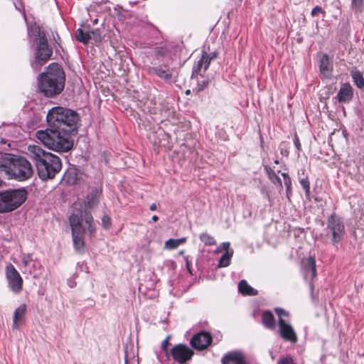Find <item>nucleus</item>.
Segmentation results:
<instances>
[{
    "label": "nucleus",
    "mask_w": 364,
    "mask_h": 364,
    "mask_svg": "<svg viewBox=\"0 0 364 364\" xmlns=\"http://www.w3.org/2000/svg\"><path fill=\"white\" fill-rule=\"evenodd\" d=\"M48 128L38 130L36 137L48 148L58 152H66L73 146L70 134L76 130L77 114L61 107L52 108L47 114Z\"/></svg>",
    "instance_id": "f257e3e1"
},
{
    "label": "nucleus",
    "mask_w": 364,
    "mask_h": 364,
    "mask_svg": "<svg viewBox=\"0 0 364 364\" xmlns=\"http://www.w3.org/2000/svg\"><path fill=\"white\" fill-rule=\"evenodd\" d=\"M27 150V154L34 161L41 180L52 179L61 170L62 163L58 156L37 145H29Z\"/></svg>",
    "instance_id": "f03ea898"
},
{
    "label": "nucleus",
    "mask_w": 364,
    "mask_h": 364,
    "mask_svg": "<svg viewBox=\"0 0 364 364\" xmlns=\"http://www.w3.org/2000/svg\"><path fill=\"white\" fill-rule=\"evenodd\" d=\"M40 91L47 97H53L59 95L65 87V73L61 67L53 63L49 65L45 73L38 77Z\"/></svg>",
    "instance_id": "7ed1b4c3"
},
{
    "label": "nucleus",
    "mask_w": 364,
    "mask_h": 364,
    "mask_svg": "<svg viewBox=\"0 0 364 364\" xmlns=\"http://www.w3.org/2000/svg\"><path fill=\"white\" fill-rule=\"evenodd\" d=\"M70 225L72 229V236L74 247L76 250H81L85 245L84 233L85 227L87 225L88 232L92 235L95 232V227L93 224V218L90 213L82 210L74 211L69 218Z\"/></svg>",
    "instance_id": "20e7f679"
},
{
    "label": "nucleus",
    "mask_w": 364,
    "mask_h": 364,
    "mask_svg": "<svg viewBox=\"0 0 364 364\" xmlns=\"http://www.w3.org/2000/svg\"><path fill=\"white\" fill-rule=\"evenodd\" d=\"M34 32L37 33L34 40L35 58L31 62V66L35 71H38L52 56L53 48L48 46L44 31H41L39 28H36Z\"/></svg>",
    "instance_id": "39448f33"
},
{
    "label": "nucleus",
    "mask_w": 364,
    "mask_h": 364,
    "mask_svg": "<svg viewBox=\"0 0 364 364\" xmlns=\"http://www.w3.org/2000/svg\"><path fill=\"white\" fill-rule=\"evenodd\" d=\"M27 195L28 192L23 188L0 192V213L16 210L26 201Z\"/></svg>",
    "instance_id": "423d86ee"
},
{
    "label": "nucleus",
    "mask_w": 364,
    "mask_h": 364,
    "mask_svg": "<svg viewBox=\"0 0 364 364\" xmlns=\"http://www.w3.org/2000/svg\"><path fill=\"white\" fill-rule=\"evenodd\" d=\"M33 168L25 157L16 155L10 168L8 170L7 178L17 181H25L32 177Z\"/></svg>",
    "instance_id": "0eeeda50"
},
{
    "label": "nucleus",
    "mask_w": 364,
    "mask_h": 364,
    "mask_svg": "<svg viewBox=\"0 0 364 364\" xmlns=\"http://www.w3.org/2000/svg\"><path fill=\"white\" fill-rule=\"evenodd\" d=\"M326 232L333 245L341 242L345 234V225L341 218L336 214L331 215L327 220Z\"/></svg>",
    "instance_id": "6e6552de"
},
{
    "label": "nucleus",
    "mask_w": 364,
    "mask_h": 364,
    "mask_svg": "<svg viewBox=\"0 0 364 364\" xmlns=\"http://www.w3.org/2000/svg\"><path fill=\"white\" fill-rule=\"evenodd\" d=\"M6 277L10 289L18 294L23 289V279L16 268L9 264L6 267Z\"/></svg>",
    "instance_id": "1a4fd4ad"
},
{
    "label": "nucleus",
    "mask_w": 364,
    "mask_h": 364,
    "mask_svg": "<svg viewBox=\"0 0 364 364\" xmlns=\"http://www.w3.org/2000/svg\"><path fill=\"white\" fill-rule=\"evenodd\" d=\"M173 359L179 363H184L193 355V350L184 344H177L171 350Z\"/></svg>",
    "instance_id": "9d476101"
},
{
    "label": "nucleus",
    "mask_w": 364,
    "mask_h": 364,
    "mask_svg": "<svg viewBox=\"0 0 364 364\" xmlns=\"http://www.w3.org/2000/svg\"><path fill=\"white\" fill-rule=\"evenodd\" d=\"M279 331L280 336L286 341L295 343L297 342V336L292 326L284 320L278 321Z\"/></svg>",
    "instance_id": "9b49d317"
},
{
    "label": "nucleus",
    "mask_w": 364,
    "mask_h": 364,
    "mask_svg": "<svg viewBox=\"0 0 364 364\" xmlns=\"http://www.w3.org/2000/svg\"><path fill=\"white\" fill-rule=\"evenodd\" d=\"M230 242H225L221 243L218 247L216 250L217 252H220L222 250L225 251L224 254L219 259L218 267H226L230 265L231 259L233 255V250L230 247Z\"/></svg>",
    "instance_id": "f8f14e48"
},
{
    "label": "nucleus",
    "mask_w": 364,
    "mask_h": 364,
    "mask_svg": "<svg viewBox=\"0 0 364 364\" xmlns=\"http://www.w3.org/2000/svg\"><path fill=\"white\" fill-rule=\"evenodd\" d=\"M212 337L209 333L201 331L192 338L191 343L193 348L202 350L206 348L210 345Z\"/></svg>",
    "instance_id": "ddd939ff"
},
{
    "label": "nucleus",
    "mask_w": 364,
    "mask_h": 364,
    "mask_svg": "<svg viewBox=\"0 0 364 364\" xmlns=\"http://www.w3.org/2000/svg\"><path fill=\"white\" fill-rule=\"evenodd\" d=\"M150 75H155L166 82L170 81L173 75V69L167 65H159L148 68Z\"/></svg>",
    "instance_id": "4468645a"
},
{
    "label": "nucleus",
    "mask_w": 364,
    "mask_h": 364,
    "mask_svg": "<svg viewBox=\"0 0 364 364\" xmlns=\"http://www.w3.org/2000/svg\"><path fill=\"white\" fill-rule=\"evenodd\" d=\"M222 364H247L245 355L238 351L226 353L221 360Z\"/></svg>",
    "instance_id": "2eb2a0df"
},
{
    "label": "nucleus",
    "mask_w": 364,
    "mask_h": 364,
    "mask_svg": "<svg viewBox=\"0 0 364 364\" xmlns=\"http://www.w3.org/2000/svg\"><path fill=\"white\" fill-rule=\"evenodd\" d=\"M212 60V58H210V55H208L206 52L203 51L202 53L201 57L200 60L197 61V63L194 65L192 71V77L198 75L201 69L203 68L204 71H205Z\"/></svg>",
    "instance_id": "dca6fc26"
},
{
    "label": "nucleus",
    "mask_w": 364,
    "mask_h": 364,
    "mask_svg": "<svg viewBox=\"0 0 364 364\" xmlns=\"http://www.w3.org/2000/svg\"><path fill=\"white\" fill-rule=\"evenodd\" d=\"M353 89L350 84L344 83L341 85L339 91L337 93L336 98L339 102H348L353 97Z\"/></svg>",
    "instance_id": "f3484780"
},
{
    "label": "nucleus",
    "mask_w": 364,
    "mask_h": 364,
    "mask_svg": "<svg viewBox=\"0 0 364 364\" xmlns=\"http://www.w3.org/2000/svg\"><path fill=\"white\" fill-rule=\"evenodd\" d=\"M15 156L9 153L0 152V171L4 173L6 176L8 174V170L10 168Z\"/></svg>",
    "instance_id": "a211bd4d"
},
{
    "label": "nucleus",
    "mask_w": 364,
    "mask_h": 364,
    "mask_svg": "<svg viewBox=\"0 0 364 364\" xmlns=\"http://www.w3.org/2000/svg\"><path fill=\"white\" fill-rule=\"evenodd\" d=\"M320 71L325 77H328L331 75L332 65L330 63L328 55L323 54L320 60Z\"/></svg>",
    "instance_id": "6ab92c4d"
},
{
    "label": "nucleus",
    "mask_w": 364,
    "mask_h": 364,
    "mask_svg": "<svg viewBox=\"0 0 364 364\" xmlns=\"http://www.w3.org/2000/svg\"><path fill=\"white\" fill-rule=\"evenodd\" d=\"M262 321L263 325L269 329H274L276 326L274 315L269 311H265L262 313Z\"/></svg>",
    "instance_id": "aec40b11"
},
{
    "label": "nucleus",
    "mask_w": 364,
    "mask_h": 364,
    "mask_svg": "<svg viewBox=\"0 0 364 364\" xmlns=\"http://www.w3.org/2000/svg\"><path fill=\"white\" fill-rule=\"evenodd\" d=\"M238 290L243 295L255 296L257 294V291L250 286L245 280L239 282Z\"/></svg>",
    "instance_id": "412c9836"
},
{
    "label": "nucleus",
    "mask_w": 364,
    "mask_h": 364,
    "mask_svg": "<svg viewBox=\"0 0 364 364\" xmlns=\"http://www.w3.org/2000/svg\"><path fill=\"white\" fill-rule=\"evenodd\" d=\"M26 311V306L23 304H21L14 311V318H13V328H18V321L24 316Z\"/></svg>",
    "instance_id": "4be33fe9"
},
{
    "label": "nucleus",
    "mask_w": 364,
    "mask_h": 364,
    "mask_svg": "<svg viewBox=\"0 0 364 364\" xmlns=\"http://www.w3.org/2000/svg\"><path fill=\"white\" fill-rule=\"evenodd\" d=\"M101 195V191L95 188L87 196V204L89 208H92L96 205L100 199V196Z\"/></svg>",
    "instance_id": "5701e85b"
},
{
    "label": "nucleus",
    "mask_w": 364,
    "mask_h": 364,
    "mask_svg": "<svg viewBox=\"0 0 364 364\" xmlns=\"http://www.w3.org/2000/svg\"><path fill=\"white\" fill-rule=\"evenodd\" d=\"M304 269H305L306 275H307L308 272H309L311 273V276L312 278L316 277V260L314 257H309L306 259V262Z\"/></svg>",
    "instance_id": "b1692460"
},
{
    "label": "nucleus",
    "mask_w": 364,
    "mask_h": 364,
    "mask_svg": "<svg viewBox=\"0 0 364 364\" xmlns=\"http://www.w3.org/2000/svg\"><path fill=\"white\" fill-rule=\"evenodd\" d=\"M186 242V237L179 239H169L165 242L164 247L168 250H173Z\"/></svg>",
    "instance_id": "393cba45"
},
{
    "label": "nucleus",
    "mask_w": 364,
    "mask_h": 364,
    "mask_svg": "<svg viewBox=\"0 0 364 364\" xmlns=\"http://www.w3.org/2000/svg\"><path fill=\"white\" fill-rule=\"evenodd\" d=\"M350 8L358 16L364 11V0H351Z\"/></svg>",
    "instance_id": "a878e982"
},
{
    "label": "nucleus",
    "mask_w": 364,
    "mask_h": 364,
    "mask_svg": "<svg viewBox=\"0 0 364 364\" xmlns=\"http://www.w3.org/2000/svg\"><path fill=\"white\" fill-rule=\"evenodd\" d=\"M75 38L79 42L86 44L92 38V36L90 31L85 33L82 29L78 28L75 32Z\"/></svg>",
    "instance_id": "bb28decb"
},
{
    "label": "nucleus",
    "mask_w": 364,
    "mask_h": 364,
    "mask_svg": "<svg viewBox=\"0 0 364 364\" xmlns=\"http://www.w3.org/2000/svg\"><path fill=\"white\" fill-rule=\"evenodd\" d=\"M354 83L358 88L364 87V77L360 71H354L351 73Z\"/></svg>",
    "instance_id": "cd10ccee"
},
{
    "label": "nucleus",
    "mask_w": 364,
    "mask_h": 364,
    "mask_svg": "<svg viewBox=\"0 0 364 364\" xmlns=\"http://www.w3.org/2000/svg\"><path fill=\"white\" fill-rule=\"evenodd\" d=\"M199 237L200 241L203 242L205 245L210 246L214 245L216 243L213 237L206 232L200 234Z\"/></svg>",
    "instance_id": "c85d7f7f"
},
{
    "label": "nucleus",
    "mask_w": 364,
    "mask_h": 364,
    "mask_svg": "<svg viewBox=\"0 0 364 364\" xmlns=\"http://www.w3.org/2000/svg\"><path fill=\"white\" fill-rule=\"evenodd\" d=\"M300 184L305 191L306 196L309 197L310 195V183L307 177L299 180Z\"/></svg>",
    "instance_id": "c756f323"
},
{
    "label": "nucleus",
    "mask_w": 364,
    "mask_h": 364,
    "mask_svg": "<svg viewBox=\"0 0 364 364\" xmlns=\"http://www.w3.org/2000/svg\"><path fill=\"white\" fill-rule=\"evenodd\" d=\"M277 364H296L291 355H286L280 358Z\"/></svg>",
    "instance_id": "7c9ffc66"
},
{
    "label": "nucleus",
    "mask_w": 364,
    "mask_h": 364,
    "mask_svg": "<svg viewBox=\"0 0 364 364\" xmlns=\"http://www.w3.org/2000/svg\"><path fill=\"white\" fill-rule=\"evenodd\" d=\"M275 313L279 317V321L284 320L283 317H287L289 316V314L286 312L283 309L281 308H276L275 309Z\"/></svg>",
    "instance_id": "2f4dec72"
},
{
    "label": "nucleus",
    "mask_w": 364,
    "mask_h": 364,
    "mask_svg": "<svg viewBox=\"0 0 364 364\" xmlns=\"http://www.w3.org/2000/svg\"><path fill=\"white\" fill-rule=\"evenodd\" d=\"M171 336H168L161 343V348L164 351L166 356L168 357V345Z\"/></svg>",
    "instance_id": "473e14b6"
},
{
    "label": "nucleus",
    "mask_w": 364,
    "mask_h": 364,
    "mask_svg": "<svg viewBox=\"0 0 364 364\" xmlns=\"http://www.w3.org/2000/svg\"><path fill=\"white\" fill-rule=\"evenodd\" d=\"M90 35L92 36V38L95 40L96 42H99L101 41V34L99 30H90Z\"/></svg>",
    "instance_id": "72a5a7b5"
},
{
    "label": "nucleus",
    "mask_w": 364,
    "mask_h": 364,
    "mask_svg": "<svg viewBox=\"0 0 364 364\" xmlns=\"http://www.w3.org/2000/svg\"><path fill=\"white\" fill-rule=\"evenodd\" d=\"M319 13H325L324 11L323 10V9L318 6L314 7L312 11H311V16H317Z\"/></svg>",
    "instance_id": "f704fd0d"
},
{
    "label": "nucleus",
    "mask_w": 364,
    "mask_h": 364,
    "mask_svg": "<svg viewBox=\"0 0 364 364\" xmlns=\"http://www.w3.org/2000/svg\"><path fill=\"white\" fill-rule=\"evenodd\" d=\"M102 225L105 228H108L110 225V218L109 217L105 215L102 219Z\"/></svg>",
    "instance_id": "c9c22d12"
},
{
    "label": "nucleus",
    "mask_w": 364,
    "mask_h": 364,
    "mask_svg": "<svg viewBox=\"0 0 364 364\" xmlns=\"http://www.w3.org/2000/svg\"><path fill=\"white\" fill-rule=\"evenodd\" d=\"M294 144L295 146L296 147V149L298 150V151H301V143L299 141L297 134L294 135Z\"/></svg>",
    "instance_id": "e433bc0d"
},
{
    "label": "nucleus",
    "mask_w": 364,
    "mask_h": 364,
    "mask_svg": "<svg viewBox=\"0 0 364 364\" xmlns=\"http://www.w3.org/2000/svg\"><path fill=\"white\" fill-rule=\"evenodd\" d=\"M31 261L30 256L23 255L21 258V262L24 267H26Z\"/></svg>",
    "instance_id": "4c0bfd02"
},
{
    "label": "nucleus",
    "mask_w": 364,
    "mask_h": 364,
    "mask_svg": "<svg viewBox=\"0 0 364 364\" xmlns=\"http://www.w3.org/2000/svg\"><path fill=\"white\" fill-rule=\"evenodd\" d=\"M53 40L55 42V43L60 47L61 48V45H60V38L59 36V35L58 33H56V36H53Z\"/></svg>",
    "instance_id": "58836bf2"
},
{
    "label": "nucleus",
    "mask_w": 364,
    "mask_h": 364,
    "mask_svg": "<svg viewBox=\"0 0 364 364\" xmlns=\"http://www.w3.org/2000/svg\"><path fill=\"white\" fill-rule=\"evenodd\" d=\"M284 185L287 187V192L289 191H290V188H291V179H290V178H288L287 179H286L284 181Z\"/></svg>",
    "instance_id": "ea45409f"
},
{
    "label": "nucleus",
    "mask_w": 364,
    "mask_h": 364,
    "mask_svg": "<svg viewBox=\"0 0 364 364\" xmlns=\"http://www.w3.org/2000/svg\"><path fill=\"white\" fill-rule=\"evenodd\" d=\"M156 209V204L153 203L150 205V210H155Z\"/></svg>",
    "instance_id": "a19ab883"
},
{
    "label": "nucleus",
    "mask_w": 364,
    "mask_h": 364,
    "mask_svg": "<svg viewBox=\"0 0 364 364\" xmlns=\"http://www.w3.org/2000/svg\"><path fill=\"white\" fill-rule=\"evenodd\" d=\"M207 85H208V82L203 80V81L202 82V85H201V86H202V87H201V89H203L205 87H206V86H207Z\"/></svg>",
    "instance_id": "79ce46f5"
},
{
    "label": "nucleus",
    "mask_w": 364,
    "mask_h": 364,
    "mask_svg": "<svg viewBox=\"0 0 364 364\" xmlns=\"http://www.w3.org/2000/svg\"><path fill=\"white\" fill-rule=\"evenodd\" d=\"M151 219H152V220H153L154 222H156V221H158L159 218H158L156 215H154V216H152V218H151Z\"/></svg>",
    "instance_id": "37998d69"
},
{
    "label": "nucleus",
    "mask_w": 364,
    "mask_h": 364,
    "mask_svg": "<svg viewBox=\"0 0 364 364\" xmlns=\"http://www.w3.org/2000/svg\"><path fill=\"white\" fill-rule=\"evenodd\" d=\"M282 175V176L285 178V180H286V179H287L288 178H289V177L288 176V174H287V173H283Z\"/></svg>",
    "instance_id": "c03bdc74"
},
{
    "label": "nucleus",
    "mask_w": 364,
    "mask_h": 364,
    "mask_svg": "<svg viewBox=\"0 0 364 364\" xmlns=\"http://www.w3.org/2000/svg\"><path fill=\"white\" fill-rule=\"evenodd\" d=\"M210 58H212V60L214 59L215 58H216V54L215 53H211V56L210 55Z\"/></svg>",
    "instance_id": "a18cd8bd"
},
{
    "label": "nucleus",
    "mask_w": 364,
    "mask_h": 364,
    "mask_svg": "<svg viewBox=\"0 0 364 364\" xmlns=\"http://www.w3.org/2000/svg\"><path fill=\"white\" fill-rule=\"evenodd\" d=\"M281 154H285V155H287L288 154V152L287 151H283L282 149L281 150Z\"/></svg>",
    "instance_id": "49530a36"
},
{
    "label": "nucleus",
    "mask_w": 364,
    "mask_h": 364,
    "mask_svg": "<svg viewBox=\"0 0 364 364\" xmlns=\"http://www.w3.org/2000/svg\"><path fill=\"white\" fill-rule=\"evenodd\" d=\"M281 154H285V155H287L288 154V152L287 151H283L282 149L281 150Z\"/></svg>",
    "instance_id": "de8ad7c7"
},
{
    "label": "nucleus",
    "mask_w": 364,
    "mask_h": 364,
    "mask_svg": "<svg viewBox=\"0 0 364 364\" xmlns=\"http://www.w3.org/2000/svg\"><path fill=\"white\" fill-rule=\"evenodd\" d=\"M276 178H277V181L279 183V184L282 185L281 179L278 176H276Z\"/></svg>",
    "instance_id": "09e8293b"
},
{
    "label": "nucleus",
    "mask_w": 364,
    "mask_h": 364,
    "mask_svg": "<svg viewBox=\"0 0 364 364\" xmlns=\"http://www.w3.org/2000/svg\"><path fill=\"white\" fill-rule=\"evenodd\" d=\"M274 163L277 164H279V161L278 160H275Z\"/></svg>",
    "instance_id": "8fccbe9b"
}]
</instances>
